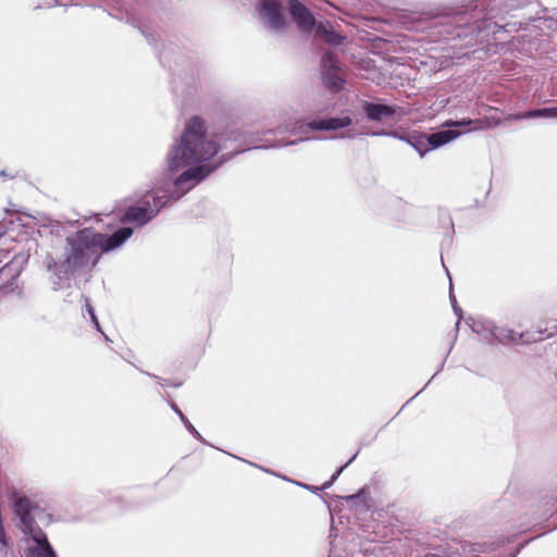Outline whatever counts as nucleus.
Here are the masks:
<instances>
[{
	"label": "nucleus",
	"mask_w": 557,
	"mask_h": 557,
	"mask_svg": "<svg viewBox=\"0 0 557 557\" xmlns=\"http://www.w3.org/2000/svg\"><path fill=\"white\" fill-rule=\"evenodd\" d=\"M531 117L557 119V107L530 110L524 113L510 114L507 120H523Z\"/></svg>",
	"instance_id": "9b49d317"
},
{
	"label": "nucleus",
	"mask_w": 557,
	"mask_h": 557,
	"mask_svg": "<svg viewBox=\"0 0 557 557\" xmlns=\"http://www.w3.org/2000/svg\"><path fill=\"white\" fill-rule=\"evenodd\" d=\"M256 10L259 21L268 29L278 33L286 26V17L283 13L281 0H261Z\"/></svg>",
	"instance_id": "20e7f679"
},
{
	"label": "nucleus",
	"mask_w": 557,
	"mask_h": 557,
	"mask_svg": "<svg viewBox=\"0 0 557 557\" xmlns=\"http://www.w3.org/2000/svg\"><path fill=\"white\" fill-rule=\"evenodd\" d=\"M29 534L27 540L28 557H55L46 534L38 528L26 531Z\"/></svg>",
	"instance_id": "39448f33"
},
{
	"label": "nucleus",
	"mask_w": 557,
	"mask_h": 557,
	"mask_svg": "<svg viewBox=\"0 0 557 557\" xmlns=\"http://www.w3.org/2000/svg\"><path fill=\"white\" fill-rule=\"evenodd\" d=\"M86 310H87V312L89 313L90 319H91V321H92V323H94L95 327H96L99 332H101V333H102V331H101V329H100V324H99L98 319H97V317H96L95 310H94L92 306L89 304L88 299H86Z\"/></svg>",
	"instance_id": "a211bd4d"
},
{
	"label": "nucleus",
	"mask_w": 557,
	"mask_h": 557,
	"mask_svg": "<svg viewBox=\"0 0 557 557\" xmlns=\"http://www.w3.org/2000/svg\"><path fill=\"white\" fill-rule=\"evenodd\" d=\"M363 109L368 119L371 121H382L383 119L391 117L397 113L405 114L399 107L382 103L367 102Z\"/></svg>",
	"instance_id": "1a4fd4ad"
},
{
	"label": "nucleus",
	"mask_w": 557,
	"mask_h": 557,
	"mask_svg": "<svg viewBox=\"0 0 557 557\" xmlns=\"http://www.w3.org/2000/svg\"><path fill=\"white\" fill-rule=\"evenodd\" d=\"M171 408L175 411V413L180 417L183 423H188V419L184 416L182 410L174 404H171Z\"/></svg>",
	"instance_id": "aec40b11"
},
{
	"label": "nucleus",
	"mask_w": 557,
	"mask_h": 557,
	"mask_svg": "<svg viewBox=\"0 0 557 557\" xmlns=\"http://www.w3.org/2000/svg\"><path fill=\"white\" fill-rule=\"evenodd\" d=\"M32 502L26 497L18 498L14 504V510L21 519L24 531L34 529L33 519L30 517Z\"/></svg>",
	"instance_id": "9d476101"
},
{
	"label": "nucleus",
	"mask_w": 557,
	"mask_h": 557,
	"mask_svg": "<svg viewBox=\"0 0 557 557\" xmlns=\"http://www.w3.org/2000/svg\"><path fill=\"white\" fill-rule=\"evenodd\" d=\"M391 135L394 137H397L396 133H392ZM398 138L404 139L407 143H409L420 153L421 157H423L425 154V152L429 150L428 149L429 145H428V140H426L428 135H420V136H412V137L398 136Z\"/></svg>",
	"instance_id": "2eb2a0df"
},
{
	"label": "nucleus",
	"mask_w": 557,
	"mask_h": 557,
	"mask_svg": "<svg viewBox=\"0 0 557 557\" xmlns=\"http://www.w3.org/2000/svg\"><path fill=\"white\" fill-rule=\"evenodd\" d=\"M446 127H460V126H472L473 127V120L471 119H463L460 121H447L445 123Z\"/></svg>",
	"instance_id": "f3484780"
},
{
	"label": "nucleus",
	"mask_w": 557,
	"mask_h": 557,
	"mask_svg": "<svg viewBox=\"0 0 557 557\" xmlns=\"http://www.w3.org/2000/svg\"><path fill=\"white\" fill-rule=\"evenodd\" d=\"M355 457H356V455H355L352 458H350V459L348 460V462H347L345 466L341 467V468H339V469H338V470H337V471L332 475L331 480H330L329 482L324 483L323 488H327V487H330V486L333 484V482L338 478V475L342 473V471L344 470V468H345V467H347V466H348V465H349V463L355 459Z\"/></svg>",
	"instance_id": "6ab92c4d"
},
{
	"label": "nucleus",
	"mask_w": 557,
	"mask_h": 557,
	"mask_svg": "<svg viewBox=\"0 0 557 557\" xmlns=\"http://www.w3.org/2000/svg\"><path fill=\"white\" fill-rule=\"evenodd\" d=\"M133 234L131 227L116 231L111 236L84 228L66 238L63 259L48 262V270L53 271L58 280H67L74 271L95 267L101 255L120 247Z\"/></svg>",
	"instance_id": "f03ea898"
},
{
	"label": "nucleus",
	"mask_w": 557,
	"mask_h": 557,
	"mask_svg": "<svg viewBox=\"0 0 557 557\" xmlns=\"http://www.w3.org/2000/svg\"><path fill=\"white\" fill-rule=\"evenodd\" d=\"M305 139H309V137H301L299 140L304 141Z\"/></svg>",
	"instance_id": "5701e85b"
},
{
	"label": "nucleus",
	"mask_w": 557,
	"mask_h": 557,
	"mask_svg": "<svg viewBox=\"0 0 557 557\" xmlns=\"http://www.w3.org/2000/svg\"><path fill=\"white\" fill-rule=\"evenodd\" d=\"M296 144L295 140H292V141H287V143H283V144H278V145H262V146H256L255 148H268V147H281V146H287V145H294Z\"/></svg>",
	"instance_id": "4be33fe9"
},
{
	"label": "nucleus",
	"mask_w": 557,
	"mask_h": 557,
	"mask_svg": "<svg viewBox=\"0 0 557 557\" xmlns=\"http://www.w3.org/2000/svg\"><path fill=\"white\" fill-rule=\"evenodd\" d=\"M313 29L317 36L331 45L337 46L343 41V37L333 30L330 23H318Z\"/></svg>",
	"instance_id": "ddd939ff"
},
{
	"label": "nucleus",
	"mask_w": 557,
	"mask_h": 557,
	"mask_svg": "<svg viewBox=\"0 0 557 557\" xmlns=\"http://www.w3.org/2000/svg\"><path fill=\"white\" fill-rule=\"evenodd\" d=\"M187 430L197 438H200V434L198 431L194 428V425L188 421V423H184Z\"/></svg>",
	"instance_id": "412c9836"
},
{
	"label": "nucleus",
	"mask_w": 557,
	"mask_h": 557,
	"mask_svg": "<svg viewBox=\"0 0 557 557\" xmlns=\"http://www.w3.org/2000/svg\"><path fill=\"white\" fill-rule=\"evenodd\" d=\"M474 333L481 335L484 339L492 343V332H495V324L488 320H475L471 324Z\"/></svg>",
	"instance_id": "4468645a"
},
{
	"label": "nucleus",
	"mask_w": 557,
	"mask_h": 557,
	"mask_svg": "<svg viewBox=\"0 0 557 557\" xmlns=\"http://www.w3.org/2000/svg\"><path fill=\"white\" fill-rule=\"evenodd\" d=\"M322 76L323 81L331 88L338 90L343 87L344 78L342 69L335 57L327 52L322 58Z\"/></svg>",
	"instance_id": "423d86ee"
},
{
	"label": "nucleus",
	"mask_w": 557,
	"mask_h": 557,
	"mask_svg": "<svg viewBox=\"0 0 557 557\" xmlns=\"http://www.w3.org/2000/svg\"><path fill=\"white\" fill-rule=\"evenodd\" d=\"M502 123L500 119L494 116H485L483 119L473 120L472 131H485L498 126Z\"/></svg>",
	"instance_id": "dca6fc26"
},
{
	"label": "nucleus",
	"mask_w": 557,
	"mask_h": 557,
	"mask_svg": "<svg viewBox=\"0 0 557 557\" xmlns=\"http://www.w3.org/2000/svg\"><path fill=\"white\" fill-rule=\"evenodd\" d=\"M492 342L496 341L503 344H519V343H530L543 339L542 336H535L533 334L527 333H516L513 330L496 326L495 332H492Z\"/></svg>",
	"instance_id": "6e6552de"
},
{
	"label": "nucleus",
	"mask_w": 557,
	"mask_h": 557,
	"mask_svg": "<svg viewBox=\"0 0 557 557\" xmlns=\"http://www.w3.org/2000/svg\"><path fill=\"white\" fill-rule=\"evenodd\" d=\"M352 120L349 116L330 117L312 122L296 120L295 122H286L283 132L293 135H307L310 131H335L351 125Z\"/></svg>",
	"instance_id": "7ed1b4c3"
},
{
	"label": "nucleus",
	"mask_w": 557,
	"mask_h": 557,
	"mask_svg": "<svg viewBox=\"0 0 557 557\" xmlns=\"http://www.w3.org/2000/svg\"><path fill=\"white\" fill-rule=\"evenodd\" d=\"M221 145L214 138L206 135L205 122L198 117H191L185 127L181 141L176 144L168 154V168L170 171H184L175 181V198L182 197L196 184L207 177L212 171L221 165L227 158L214 166L202 164L216 154ZM174 195H159L158 191L147 194L141 206L131 207L124 215L125 221L136 222L143 225L150 221L165 206Z\"/></svg>",
	"instance_id": "f257e3e1"
},
{
	"label": "nucleus",
	"mask_w": 557,
	"mask_h": 557,
	"mask_svg": "<svg viewBox=\"0 0 557 557\" xmlns=\"http://www.w3.org/2000/svg\"><path fill=\"white\" fill-rule=\"evenodd\" d=\"M450 299H451L453 301H456V299H455V297H454L453 295H450Z\"/></svg>",
	"instance_id": "b1692460"
},
{
	"label": "nucleus",
	"mask_w": 557,
	"mask_h": 557,
	"mask_svg": "<svg viewBox=\"0 0 557 557\" xmlns=\"http://www.w3.org/2000/svg\"><path fill=\"white\" fill-rule=\"evenodd\" d=\"M288 9L292 18L302 33H311L315 25V20L310 11L298 0H289Z\"/></svg>",
	"instance_id": "0eeeda50"
},
{
	"label": "nucleus",
	"mask_w": 557,
	"mask_h": 557,
	"mask_svg": "<svg viewBox=\"0 0 557 557\" xmlns=\"http://www.w3.org/2000/svg\"><path fill=\"white\" fill-rule=\"evenodd\" d=\"M459 135H460V133L457 131L446 129V131H440L434 134L428 135L426 140H428V145L431 148H438V147L456 139Z\"/></svg>",
	"instance_id": "f8f14e48"
}]
</instances>
